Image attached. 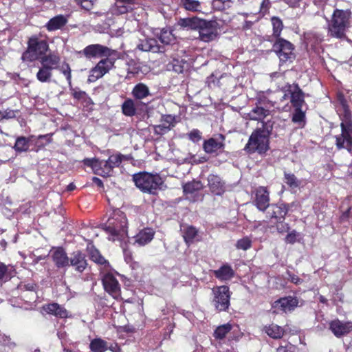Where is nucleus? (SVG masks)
Listing matches in <instances>:
<instances>
[{
	"instance_id": "obj_1",
	"label": "nucleus",
	"mask_w": 352,
	"mask_h": 352,
	"mask_svg": "<svg viewBox=\"0 0 352 352\" xmlns=\"http://www.w3.org/2000/svg\"><path fill=\"white\" fill-rule=\"evenodd\" d=\"M338 113L341 120V133L335 135L336 145L338 149L352 150V114L344 96L337 94Z\"/></svg>"
},
{
	"instance_id": "obj_2",
	"label": "nucleus",
	"mask_w": 352,
	"mask_h": 352,
	"mask_svg": "<svg viewBox=\"0 0 352 352\" xmlns=\"http://www.w3.org/2000/svg\"><path fill=\"white\" fill-rule=\"evenodd\" d=\"M127 224L125 214L119 209L113 210L104 226L108 239L113 241H124L127 236Z\"/></svg>"
},
{
	"instance_id": "obj_3",
	"label": "nucleus",
	"mask_w": 352,
	"mask_h": 352,
	"mask_svg": "<svg viewBox=\"0 0 352 352\" xmlns=\"http://www.w3.org/2000/svg\"><path fill=\"white\" fill-rule=\"evenodd\" d=\"M351 12L336 8L329 23V33L333 37L342 38L351 25Z\"/></svg>"
},
{
	"instance_id": "obj_4",
	"label": "nucleus",
	"mask_w": 352,
	"mask_h": 352,
	"mask_svg": "<svg viewBox=\"0 0 352 352\" xmlns=\"http://www.w3.org/2000/svg\"><path fill=\"white\" fill-rule=\"evenodd\" d=\"M135 186L142 192L155 194L162 189L163 179L159 175L139 173L133 177Z\"/></svg>"
},
{
	"instance_id": "obj_5",
	"label": "nucleus",
	"mask_w": 352,
	"mask_h": 352,
	"mask_svg": "<svg viewBox=\"0 0 352 352\" xmlns=\"http://www.w3.org/2000/svg\"><path fill=\"white\" fill-rule=\"evenodd\" d=\"M269 132L264 129H257L250 135L245 150L250 153L258 152L265 153L268 149Z\"/></svg>"
},
{
	"instance_id": "obj_6",
	"label": "nucleus",
	"mask_w": 352,
	"mask_h": 352,
	"mask_svg": "<svg viewBox=\"0 0 352 352\" xmlns=\"http://www.w3.org/2000/svg\"><path fill=\"white\" fill-rule=\"evenodd\" d=\"M48 50V44L44 40H39L36 37H32L28 41V48L23 54V60L33 61L45 55Z\"/></svg>"
},
{
	"instance_id": "obj_7",
	"label": "nucleus",
	"mask_w": 352,
	"mask_h": 352,
	"mask_svg": "<svg viewBox=\"0 0 352 352\" xmlns=\"http://www.w3.org/2000/svg\"><path fill=\"white\" fill-rule=\"evenodd\" d=\"M273 51L281 63L292 62L295 58L294 47L289 41L278 38L273 45Z\"/></svg>"
},
{
	"instance_id": "obj_8",
	"label": "nucleus",
	"mask_w": 352,
	"mask_h": 352,
	"mask_svg": "<svg viewBox=\"0 0 352 352\" xmlns=\"http://www.w3.org/2000/svg\"><path fill=\"white\" fill-rule=\"evenodd\" d=\"M213 304L217 310L226 311L230 306V292L228 286L222 285L212 289Z\"/></svg>"
},
{
	"instance_id": "obj_9",
	"label": "nucleus",
	"mask_w": 352,
	"mask_h": 352,
	"mask_svg": "<svg viewBox=\"0 0 352 352\" xmlns=\"http://www.w3.org/2000/svg\"><path fill=\"white\" fill-rule=\"evenodd\" d=\"M82 53L86 58H92L103 56L109 57L113 55L116 51L100 44H92L84 48Z\"/></svg>"
},
{
	"instance_id": "obj_10",
	"label": "nucleus",
	"mask_w": 352,
	"mask_h": 352,
	"mask_svg": "<svg viewBox=\"0 0 352 352\" xmlns=\"http://www.w3.org/2000/svg\"><path fill=\"white\" fill-rule=\"evenodd\" d=\"M114 61L111 58H104L100 60L98 64L91 69L88 80L95 82L98 78L102 77L109 71L112 69Z\"/></svg>"
},
{
	"instance_id": "obj_11",
	"label": "nucleus",
	"mask_w": 352,
	"mask_h": 352,
	"mask_svg": "<svg viewBox=\"0 0 352 352\" xmlns=\"http://www.w3.org/2000/svg\"><path fill=\"white\" fill-rule=\"evenodd\" d=\"M83 162L85 165L91 167L96 174L102 177L109 176L113 170L108 160L100 161L96 158H87L85 159Z\"/></svg>"
},
{
	"instance_id": "obj_12",
	"label": "nucleus",
	"mask_w": 352,
	"mask_h": 352,
	"mask_svg": "<svg viewBox=\"0 0 352 352\" xmlns=\"http://www.w3.org/2000/svg\"><path fill=\"white\" fill-rule=\"evenodd\" d=\"M102 280L105 291L114 298L118 299L120 296V287L113 274L111 273L105 274Z\"/></svg>"
},
{
	"instance_id": "obj_13",
	"label": "nucleus",
	"mask_w": 352,
	"mask_h": 352,
	"mask_svg": "<svg viewBox=\"0 0 352 352\" xmlns=\"http://www.w3.org/2000/svg\"><path fill=\"white\" fill-rule=\"evenodd\" d=\"M202 188L203 185L199 181H192L185 184L183 186V190L186 198L190 201L201 199L202 195L200 190Z\"/></svg>"
},
{
	"instance_id": "obj_14",
	"label": "nucleus",
	"mask_w": 352,
	"mask_h": 352,
	"mask_svg": "<svg viewBox=\"0 0 352 352\" xmlns=\"http://www.w3.org/2000/svg\"><path fill=\"white\" fill-rule=\"evenodd\" d=\"M161 124L154 126V133L156 135H164L170 131L176 124L175 116L172 115H164L160 120Z\"/></svg>"
},
{
	"instance_id": "obj_15",
	"label": "nucleus",
	"mask_w": 352,
	"mask_h": 352,
	"mask_svg": "<svg viewBox=\"0 0 352 352\" xmlns=\"http://www.w3.org/2000/svg\"><path fill=\"white\" fill-rule=\"evenodd\" d=\"M254 204L261 211H265L270 206V195L266 188L261 186L256 190Z\"/></svg>"
},
{
	"instance_id": "obj_16",
	"label": "nucleus",
	"mask_w": 352,
	"mask_h": 352,
	"mask_svg": "<svg viewBox=\"0 0 352 352\" xmlns=\"http://www.w3.org/2000/svg\"><path fill=\"white\" fill-rule=\"evenodd\" d=\"M136 0H116L110 8L109 12L113 15H121L131 12Z\"/></svg>"
},
{
	"instance_id": "obj_17",
	"label": "nucleus",
	"mask_w": 352,
	"mask_h": 352,
	"mask_svg": "<svg viewBox=\"0 0 352 352\" xmlns=\"http://www.w3.org/2000/svg\"><path fill=\"white\" fill-rule=\"evenodd\" d=\"M203 25H199V37L204 42H210L217 37V30L211 23L202 22Z\"/></svg>"
},
{
	"instance_id": "obj_18",
	"label": "nucleus",
	"mask_w": 352,
	"mask_h": 352,
	"mask_svg": "<svg viewBox=\"0 0 352 352\" xmlns=\"http://www.w3.org/2000/svg\"><path fill=\"white\" fill-rule=\"evenodd\" d=\"M136 48L142 52L153 53L162 52V47L157 43V40L153 38H140Z\"/></svg>"
},
{
	"instance_id": "obj_19",
	"label": "nucleus",
	"mask_w": 352,
	"mask_h": 352,
	"mask_svg": "<svg viewBox=\"0 0 352 352\" xmlns=\"http://www.w3.org/2000/svg\"><path fill=\"white\" fill-rule=\"evenodd\" d=\"M288 208L284 204H272L269 206L267 217L270 219H275L276 221L284 220Z\"/></svg>"
},
{
	"instance_id": "obj_20",
	"label": "nucleus",
	"mask_w": 352,
	"mask_h": 352,
	"mask_svg": "<svg viewBox=\"0 0 352 352\" xmlns=\"http://www.w3.org/2000/svg\"><path fill=\"white\" fill-rule=\"evenodd\" d=\"M298 300L292 296L282 298L274 302L273 307L278 311H291L298 305Z\"/></svg>"
},
{
	"instance_id": "obj_21",
	"label": "nucleus",
	"mask_w": 352,
	"mask_h": 352,
	"mask_svg": "<svg viewBox=\"0 0 352 352\" xmlns=\"http://www.w3.org/2000/svg\"><path fill=\"white\" fill-rule=\"evenodd\" d=\"M69 263V266L73 267L78 272H83L87 265L85 254L80 251H76L72 254Z\"/></svg>"
},
{
	"instance_id": "obj_22",
	"label": "nucleus",
	"mask_w": 352,
	"mask_h": 352,
	"mask_svg": "<svg viewBox=\"0 0 352 352\" xmlns=\"http://www.w3.org/2000/svg\"><path fill=\"white\" fill-rule=\"evenodd\" d=\"M288 91L291 94V102L295 108H302L305 104L304 94L298 85H289Z\"/></svg>"
},
{
	"instance_id": "obj_23",
	"label": "nucleus",
	"mask_w": 352,
	"mask_h": 352,
	"mask_svg": "<svg viewBox=\"0 0 352 352\" xmlns=\"http://www.w3.org/2000/svg\"><path fill=\"white\" fill-rule=\"evenodd\" d=\"M330 329L336 337H341L352 330V323L342 322L339 320H335L330 323Z\"/></svg>"
},
{
	"instance_id": "obj_24",
	"label": "nucleus",
	"mask_w": 352,
	"mask_h": 352,
	"mask_svg": "<svg viewBox=\"0 0 352 352\" xmlns=\"http://www.w3.org/2000/svg\"><path fill=\"white\" fill-rule=\"evenodd\" d=\"M43 310L48 314H52L60 318H66L69 316L67 309L58 303H51L43 307Z\"/></svg>"
},
{
	"instance_id": "obj_25",
	"label": "nucleus",
	"mask_w": 352,
	"mask_h": 352,
	"mask_svg": "<svg viewBox=\"0 0 352 352\" xmlns=\"http://www.w3.org/2000/svg\"><path fill=\"white\" fill-rule=\"evenodd\" d=\"M208 186L215 195H221L225 190L224 183L221 179L216 175H210L208 177Z\"/></svg>"
},
{
	"instance_id": "obj_26",
	"label": "nucleus",
	"mask_w": 352,
	"mask_h": 352,
	"mask_svg": "<svg viewBox=\"0 0 352 352\" xmlns=\"http://www.w3.org/2000/svg\"><path fill=\"white\" fill-rule=\"evenodd\" d=\"M155 234L153 229L145 228L140 230L135 236V244L140 246L144 245L152 241Z\"/></svg>"
},
{
	"instance_id": "obj_27",
	"label": "nucleus",
	"mask_w": 352,
	"mask_h": 352,
	"mask_svg": "<svg viewBox=\"0 0 352 352\" xmlns=\"http://www.w3.org/2000/svg\"><path fill=\"white\" fill-rule=\"evenodd\" d=\"M52 258L58 267L69 266V258L65 250L62 248H57L53 252Z\"/></svg>"
},
{
	"instance_id": "obj_28",
	"label": "nucleus",
	"mask_w": 352,
	"mask_h": 352,
	"mask_svg": "<svg viewBox=\"0 0 352 352\" xmlns=\"http://www.w3.org/2000/svg\"><path fill=\"white\" fill-rule=\"evenodd\" d=\"M60 58L58 55L50 54L41 57V65L51 70L58 68Z\"/></svg>"
},
{
	"instance_id": "obj_29",
	"label": "nucleus",
	"mask_w": 352,
	"mask_h": 352,
	"mask_svg": "<svg viewBox=\"0 0 352 352\" xmlns=\"http://www.w3.org/2000/svg\"><path fill=\"white\" fill-rule=\"evenodd\" d=\"M224 144L223 140L211 138L204 142L203 148L206 153H213L223 149Z\"/></svg>"
},
{
	"instance_id": "obj_30",
	"label": "nucleus",
	"mask_w": 352,
	"mask_h": 352,
	"mask_svg": "<svg viewBox=\"0 0 352 352\" xmlns=\"http://www.w3.org/2000/svg\"><path fill=\"white\" fill-rule=\"evenodd\" d=\"M216 278L221 280H230L234 276V271L228 264L223 265L220 268L214 271Z\"/></svg>"
},
{
	"instance_id": "obj_31",
	"label": "nucleus",
	"mask_w": 352,
	"mask_h": 352,
	"mask_svg": "<svg viewBox=\"0 0 352 352\" xmlns=\"http://www.w3.org/2000/svg\"><path fill=\"white\" fill-rule=\"evenodd\" d=\"M67 23V17L60 14L52 18L46 24V28L49 31H55L62 28Z\"/></svg>"
},
{
	"instance_id": "obj_32",
	"label": "nucleus",
	"mask_w": 352,
	"mask_h": 352,
	"mask_svg": "<svg viewBox=\"0 0 352 352\" xmlns=\"http://www.w3.org/2000/svg\"><path fill=\"white\" fill-rule=\"evenodd\" d=\"M132 96L137 100H143L151 95L149 88L144 83H138L132 89Z\"/></svg>"
},
{
	"instance_id": "obj_33",
	"label": "nucleus",
	"mask_w": 352,
	"mask_h": 352,
	"mask_svg": "<svg viewBox=\"0 0 352 352\" xmlns=\"http://www.w3.org/2000/svg\"><path fill=\"white\" fill-rule=\"evenodd\" d=\"M183 237L188 245H190L196 239L198 232L195 228L190 226H183L181 228Z\"/></svg>"
},
{
	"instance_id": "obj_34",
	"label": "nucleus",
	"mask_w": 352,
	"mask_h": 352,
	"mask_svg": "<svg viewBox=\"0 0 352 352\" xmlns=\"http://www.w3.org/2000/svg\"><path fill=\"white\" fill-rule=\"evenodd\" d=\"M270 114V111L263 107L256 106L248 114L249 118L253 120L261 121Z\"/></svg>"
},
{
	"instance_id": "obj_35",
	"label": "nucleus",
	"mask_w": 352,
	"mask_h": 352,
	"mask_svg": "<svg viewBox=\"0 0 352 352\" xmlns=\"http://www.w3.org/2000/svg\"><path fill=\"white\" fill-rule=\"evenodd\" d=\"M162 43L169 45L175 41V37L169 28H163L160 32L155 33Z\"/></svg>"
},
{
	"instance_id": "obj_36",
	"label": "nucleus",
	"mask_w": 352,
	"mask_h": 352,
	"mask_svg": "<svg viewBox=\"0 0 352 352\" xmlns=\"http://www.w3.org/2000/svg\"><path fill=\"white\" fill-rule=\"evenodd\" d=\"M121 107L122 113L126 116L132 117L136 113V103L133 99L125 100Z\"/></svg>"
},
{
	"instance_id": "obj_37",
	"label": "nucleus",
	"mask_w": 352,
	"mask_h": 352,
	"mask_svg": "<svg viewBox=\"0 0 352 352\" xmlns=\"http://www.w3.org/2000/svg\"><path fill=\"white\" fill-rule=\"evenodd\" d=\"M264 331L272 338L279 339L284 334L283 329L275 324H270L264 327Z\"/></svg>"
},
{
	"instance_id": "obj_38",
	"label": "nucleus",
	"mask_w": 352,
	"mask_h": 352,
	"mask_svg": "<svg viewBox=\"0 0 352 352\" xmlns=\"http://www.w3.org/2000/svg\"><path fill=\"white\" fill-rule=\"evenodd\" d=\"M90 349L92 352H104L108 349L107 342L101 338H95L91 341Z\"/></svg>"
},
{
	"instance_id": "obj_39",
	"label": "nucleus",
	"mask_w": 352,
	"mask_h": 352,
	"mask_svg": "<svg viewBox=\"0 0 352 352\" xmlns=\"http://www.w3.org/2000/svg\"><path fill=\"white\" fill-rule=\"evenodd\" d=\"M181 5L188 11L197 12L201 10V3L198 0H181Z\"/></svg>"
},
{
	"instance_id": "obj_40",
	"label": "nucleus",
	"mask_w": 352,
	"mask_h": 352,
	"mask_svg": "<svg viewBox=\"0 0 352 352\" xmlns=\"http://www.w3.org/2000/svg\"><path fill=\"white\" fill-rule=\"evenodd\" d=\"M52 76V70L41 65L36 74L38 80L41 82H50Z\"/></svg>"
},
{
	"instance_id": "obj_41",
	"label": "nucleus",
	"mask_w": 352,
	"mask_h": 352,
	"mask_svg": "<svg viewBox=\"0 0 352 352\" xmlns=\"http://www.w3.org/2000/svg\"><path fill=\"white\" fill-rule=\"evenodd\" d=\"M177 25L183 28L195 29L198 27V20L195 18L180 19Z\"/></svg>"
},
{
	"instance_id": "obj_42",
	"label": "nucleus",
	"mask_w": 352,
	"mask_h": 352,
	"mask_svg": "<svg viewBox=\"0 0 352 352\" xmlns=\"http://www.w3.org/2000/svg\"><path fill=\"white\" fill-rule=\"evenodd\" d=\"M284 179L285 184L292 189L298 188L301 184V182L293 173H285Z\"/></svg>"
},
{
	"instance_id": "obj_43",
	"label": "nucleus",
	"mask_w": 352,
	"mask_h": 352,
	"mask_svg": "<svg viewBox=\"0 0 352 352\" xmlns=\"http://www.w3.org/2000/svg\"><path fill=\"white\" fill-rule=\"evenodd\" d=\"M305 115L302 111V108H295V111L292 116V121L298 123L300 127H303L305 125Z\"/></svg>"
},
{
	"instance_id": "obj_44",
	"label": "nucleus",
	"mask_w": 352,
	"mask_h": 352,
	"mask_svg": "<svg viewBox=\"0 0 352 352\" xmlns=\"http://www.w3.org/2000/svg\"><path fill=\"white\" fill-rule=\"evenodd\" d=\"M14 148L19 152L27 151L29 148V140L25 137L18 138L16 140Z\"/></svg>"
},
{
	"instance_id": "obj_45",
	"label": "nucleus",
	"mask_w": 352,
	"mask_h": 352,
	"mask_svg": "<svg viewBox=\"0 0 352 352\" xmlns=\"http://www.w3.org/2000/svg\"><path fill=\"white\" fill-rule=\"evenodd\" d=\"M13 267L7 266L4 263L0 262V279L8 280L12 276Z\"/></svg>"
},
{
	"instance_id": "obj_46",
	"label": "nucleus",
	"mask_w": 352,
	"mask_h": 352,
	"mask_svg": "<svg viewBox=\"0 0 352 352\" xmlns=\"http://www.w3.org/2000/svg\"><path fill=\"white\" fill-rule=\"evenodd\" d=\"M232 329V325L229 323L223 324L217 328L214 331V336L217 338L222 339L226 337L227 333Z\"/></svg>"
},
{
	"instance_id": "obj_47",
	"label": "nucleus",
	"mask_w": 352,
	"mask_h": 352,
	"mask_svg": "<svg viewBox=\"0 0 352 352\" xmlns=\"http://www.w3.org/2000/svg\"><path fill=\"white\" fill-rule=\"evenodd\" d=\"M272 23L273 25V36L279 37L283 28L282 21L278 17L273 16L272 18Z\"/></svg>"
},
{
	"instance_id": "obj_48",
	"label": "nucleus",
	"mask_w": 352,
	"mask_h": 352,
	"mask_svg": "<svg viewBox=\"0 0 352 352\" xmlns=\"http://www.w3.org/2000/svg\"><path fill=\"white\" fill-rule=\"evenodd\" d=\"M89 254H90V257L91 258V260L97 263H99V264H105L107 263V261L105 260V258L100 254V252H98V250L94 249V248H91L89 250Z\"/></svg>"
},
{
	"instance_id": "obj_49",
	"label": "nucleus",
	"mask_w": 352,
	"mask_h": 352,
	"mask_svg": "<svg viewBox=\"0 0 352 352\" xmlns=\"http://www.w3.org/2000/svg\"><path fill=\"white\" fill-rule=\"evenodd\" d=\"M251 239L245 236L237 241L236 248L239 250H247L251 248Z\"/></svg>"
},
{
	"instance_id": "obj_50",
	"label": "nucleus",
	"mask_w": 352,
	"mask_h": 352,
	"mask_svg": "<svg viewBox=\"0 0 352 352\" xmlns=\"http://www.w3.org/2000/svg\"><path fill=\"white\" fill-rule=\"evenodd\" d=\"M124 158V156L121 155L120 153L111 155V156H109L108 159L109 164H111L112 168L118 167L120 166Z\"/></svg>"
},
{
	"instance_id": "obj_51",
	"label": "nucleus",
	"mask_w": 352,
	"mask_h": 352,
	"mask_svg": "<svg viewBox=\"0 0 352 352\" xmlns=\"http://www.w3.org/2000/svg\"><path fill=\"white\" fill-rule=\"evenodd\" d=\"M299 238L300 233L296 230H292L287 234L285 241L287 243L294 244L299 241Z\"/></svg>"
},
{
	"instance_id": "obj_52",
	"label": "nucleus",
	"mask_w": 352,
	"mask_h": 352,
	"mask_svg": "<svg viewBox=\"0 0 352 352\" xmlns=\"http://www.w3.org/2000/svg\"><path fill=\"white\" fill-rule=\"evenodd\" d=\"M35 287H36V285L34 283H28V284H21L19 287V289H21V291H23L24 292H30L32 296V297L30 298V299H34L36 296Z\"/></svg>"
},
{
	"instance_id": "obj_53",
	"label": "nucleus",
	"mask_w": 352,
	"mask_h": 352,
	"mask_svg": "<svg viewBox=\"0 0 352 352\" xmlns=\"http://www.w3.org/2000/svg\"><path fill=\"white\" fill-rule=\"evenodd\" d=\"M60 71L64 74L66 77L67 81L68 84L70 85L72 83V74H71V69L68 64L63 65L60 67Z\"/></svg>"
},
{
	"instance_id": "obj_54",
	"label": "nucleus",
	"mask_w": 352,
	"mask_h": 352,
	"mask_svg": "<svg viewBox=\"0 0 352 352\" xmlns=\"http://www.w3.org/2000/svg\"><path fill=\"white\" fill-rule=\"evenodd\" d=\"M190 140L193 142H198L201 139V133L198 129H192L188 133Z\"/></svg>"
},
{
	"instance_id": "obj_55",
	"label": "nucleus",
	"mask_w": 352,
	"mask_h": 352,
	"mask_svg": "<svg viewBox=\"0 0 352 352\" xmlns=\"http://www.w3.org/2000/svg\"><path fill=\"white\" fill-rule=\"evenodd\" d=\"M96 0H76V2L82 8L89 10L92 8Z\"/></svg>"
},
{
	"instance_id": "obj_56",
	"label": "nucleus",
	"mask_w": 352,
	"mask_h": 352,
	"mask_svg": "<svg viewBox=\"0 0 352 352\" xmlns=\"http://www.w3.org/2000/svg\"><path fill=\"white\" fill-rule=\"evenodd\" d=\"M296 348L292 344H286L285 345H280L276 352H296Z\"/></svg>"
},
{
	"instance_id": "obj_57",
	"label": "nucleus",
	"mask_w": 352,
	"mask_h": 352,
	"mask_svg": "<svg viewBox=\"0 0 352 352\" xmlns=\"http://www.w3.org/2000/svg\"><path fill=\"white\" fill-rule=\"evenodd\" d=\"M276 222L277 223L276 229L278 232L283 233L289 231V225L286 223H284L283 220L276 221Z\"/></svg>"
},
{
	"instance_id": "obj_58",
	"label": "nucleus",
	"mask_w": 352,
	"mask_h": 352,
	"mask_svg": "<svg viewBox=\"0 0 352 352\" xmlns=\"http://www.w3.org/2000/svg\"><path fill=\"white\" fill-rule=\"evenodd\" d=\"M288 275H289V280L292 283H294V284L298 285L302 282V280L295 274H291L288 273Z\"/></svg>"
},
{
	"instance_id": "obj_59",
	"label": "nucleus",
	"mask_w": 352,
	"mask_h": 352,
	"mask_svg": "<svg viewBox=\"0 0 352 352\" xmlns=\"http://www.w3.org/2000/svg\"><path fill=\"white\" fill-rule=\"evenodd\" d=\"M270 0H263L261 3V10L263 12H267V10H268V8L270 7Z\"/></svg>"
},
{
	"instance_id": "obj_60",
	"label": "nucleus",
	"mask_w": 352,
	"mask_h": 352,
	"mask_svg": "<svg viewBox=\"0 0 352 352\" xmlns=\"http://www.w3.org/2000/svg\"><path fill=\"white\" fill-rule=\"evenodd\" d=\"M3 112V119H9V118H12L13 117H14V111H2Z\"/></svg>"
},
{
	"instance_id": "obj_61",
	"label": "nucleus",
	"mask_w": 352,
	"mask_h": 352,
	"mask_svg": "<svg viewBox=\"0 0 352 352\" xmlns=\"http://www.w3.org/2000/svg\"><path fill=\"white\" fill-rule=\"evenodd\" d=\"M93 182L96 184L98 186L102 187L103 186V183L102 180L96 177H93Z\"/></svg>"
},
{
	"instance_id": "obj_62",
	"label": "nucleus",
	"mask_w": 352,
	"mask_h": 352,
	"mask_svg": "<svg viewBox=\"0 0 352 352\" xmlns=\"http://www.w3.org/2000/svg\"><path fill=\"white\" fill-rule=\"evenodd\" d=\"M84 92L82 91H76L74 93V96L76 98H80Z\"/></svg>"
},
{
	"instance_id": "obj_63",
	"label": "nucleus",
	"mask_w": 352,
	"mask_h": 352,
	"mask_svg": "<svg viewBox=\"0 0 352 352\" xmlns=\"http://www.w3.org/2000/svg\"><path fill=\"white\" fill-rule=\"evenodd\" d=\"M75 188H76L75 185H74V184H72H72H69L67 186V190H69V191H72V190H74V189H75Z\"/></svg>"
},
{
	"instance_id": "obj_64",
	"label": "nucleus",
	"mask_w": 352,
	"mask_h": 352,
	"mask_svg": "<svg viewBox=\"0 0 352 352\" xmlns=\"http://www.w3.org/2000/svg\"><path fill=\"white\" fill-rule=\"evenodd\" d=\"M320 301L322 303H326L327 302V300L325 297H324L323 296H320Z\"/></svg>"
}]
</instances>
